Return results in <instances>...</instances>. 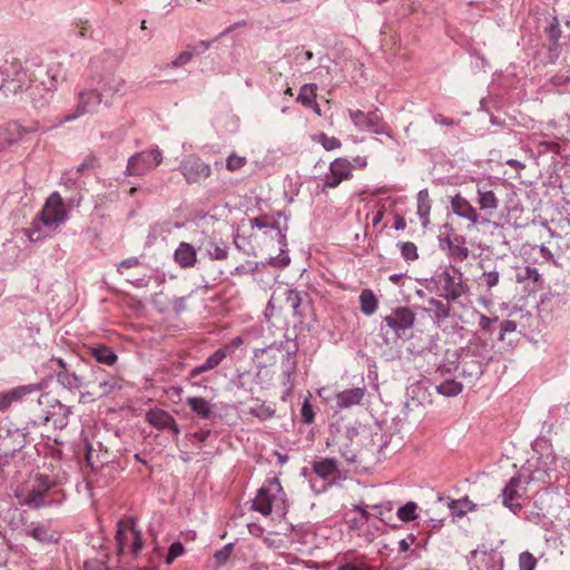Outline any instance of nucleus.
<instances>
[{"mask_svg": "<svg viewBox=\"0 0 570 570\" xmlns=\"http://www.w3.org/2000/svg\"><path fill=\"white\" fill-rule=\"evenodd\" d=\"M43 402L50 404V411L45 416L46 422H51L56 429L60 430L67 426L71 409L58 400L50 401L48 394H43L39 397V403L42 404Z\"/></svg>", "mask_w": 570, "mask_h": 570, "instance_id": "nucleus-11", "label": "nucleus"}, {"mask_svg": "<svg viewBox=\"0 0 570 570\" xmlns=\"http://www.w3.org/2000/svg\"><path fill=\"white\" fill-rule=\"evenodd\" d=\"M281 213L264 214L249 220L250 228L263 230L264 235L269 236L281 247L286 246V234L279 225Z\"/></svg>", "mask_w": 570, "mask_h": 570, "instance_id": "nucleus-6", "label": "nucleus"}, {"mask_svg": "<svg viewBox=\"0 0 570 570\" xmlns=\"http://www.w3.org/2000/svg\"><path fill=\"white\" fill-rule=\"evenodd\" d=\"M353 125L361 131H373L375 134H384L381 128V118L375 112H364L362 110H348Z\"/></svg>", "mask_w": 570, "mask_h": 570, "instance_id": "nucleus-12", "label": "nucleus"}, {"mask_svg": "<svg viewBox=\"0 0 570 570\" xmlns=\"http://www.w3.org/2000/svg\"><path fill=\"white\" fill-rule=\"evenodd\" d=\"M396 515L403 522L414 521L419 518V505L413 501H409L397 509Z\"/></svg>", "mask_w": 570, "mask_h": 570, "instance_id": "nucleus-24", "label": "nucleus"}, {"mask_svg": "<svg viewBox=\"0 0 570 570\" xmlns=\"http://www.w3.org/2000/svg\"><path fill=\"white\" fill-rule=\"evenodd\" d=\"M230 550H232V544H227L220 551L215 553V558L218 561H225L228 558Z\"/></svg>", "mask_w": 570, "mask_h": 570, "instance_id": "nucleus-51", "label": "nucleus"}, {"mask_svg": "<svg viewBox=\"0 0 570 570\" xmlns=\"http://www.w3.org/2000/svg\"><path fill=\"white\" fill-rule=\"evenodd\" d=\"M11 406L8 395L4 392H0V411H6Z\"/></svg>", "mask_w": 570, "mask_h": 570, "instance_id": "nucleus-57", "label": "nucleus"}, {"mask_svg": "<svg viewBox=\"0 0 570 570\" xmlns=\"http://www.w3.org/2000/svg\"><path fill=\"white\" fill-rule=\"evenodd\" d=\"M308 107H311L317 116L322 115L321 107L316 100L314 101V104H311Z\"/></svg>", "mask_w": 570, "mask_h": 570, "instance_id": "nucleus-64", "label": "nucleus"}, {"mask_svg": "<svg viewBox=\"0 0 570 570\" xmlns=\"http://www.w3.org/2000/svg\"><path fill=\"white\" fill-rule=\"evenodd\" d=\"M253 509L263 515H269L273 512L282 518L286 515L288 501L277 478L268 479L258 490L253 501Z\"/></svg>", "mask_w": 570, "mask_h": 570, "instance_id": "nucleus-1", "label": "nucleus"}, {"mask_svg": "<svg viewBox=\"0 0 570 570\" xmlns=\"http://www.w3.org/2000/svg\"><path fill=\"white\" fill-rule=\"evenodd\" d=\"M187 404L189 405L190 410L202 419H207L213 413V405L204 397H187Z\"/></svg>", "mask_w": 570, "mask_h": 570, "instance_id": "nucleus-20", "label": "nucleus"}, {"mask_svg": "<svg viewBox=\"0 0 570 570\" xmlns=\"http://www.w3.org/2000/svg\"><path fill=\"white\" fill-rule=\"evenodd\" d=\"M515 281L519 284H524L525 286H537L541 283V275L539 271L534 267L525 266L522 273H519L515 276Z\"/></svg>", "mask_w": 570, "mask_h": 570, "instance_id": "nucleus-23", "label": "nucleus"}, {"mask_svg": "<svg viewBox=\"0 0 570 570\" xmlns=\"http://www.w3.org/2000/svg\"><path fill=\"white\" fill-rule=\"evenodd\" d=\"M249 414L262 420H269L275 415V409L266 403H261L249 409Z\"/></svg>", "mask_w": 570, "mask_h": 570, "instance_id": "nucleus-28", "label": "nucleus"}, {"mask_svg": "<svg viewBox=\"0 0 570 570\" xmlns=\"http://www.w3.org/2000/svg\"><path fill=\"white\" fill-rule=\"evenodd\" d=\"M528 483L529 481L521 475L511 478L502 490L503 504L513 512L519 511L521 509L520 500L525 493Z\"/></svg>", "mask_w": 570, "mask_h": 570, "instance_id": "nucleus-8", "label": "nucleus"}, {"mask_svg": "<svg viewBox=\"0 0 570 570\" xmlns=\"http://www.w3.org/2000/svg\"><path fill=\"white\" fill-rule=\"evenodd\" d=\"M207 371H210V368L207 367L205 363H203V364L197 365L194 368H191L190 376L195 377V376H198L199 374L207 372Z\"/></svg>", "mask_w": 570, "mask_h": 570, "instance_id": "nucleus-59", "label": "nucleus"}, {"mask_svg": "<svg viewBox=\"0 0 570 570\" xmlns=\"http://www.w3.org/2000/svg\"><path fill=\"white\" fill-rule=\"evenodd\" d=\"M97 165V159L96 157H87L78 167H77V171L78 173H83L85 170L89 169V168H92Z\"/></svg>", "mask_w": 570, "mask_h": 570, "instance_id": "nucleus-45", "label": "nucleus"}, {"mask_svg": "<svg viewBox=\"0 0 570 570\" xmlns=\"http://www.w3.org/2000/svg\"><path fill=\"white\" fill-rule=\"evenodd\" d=\"M185 552V549H184V546L180 543V542H174L170 544L169 549H168V553H167V557H166V563L167 564H170L173 563V561L183 556Z\"/></svg>", "mask_w": 570, "mask_h": 570, "instance_id": "nucleus-35", "label": "nucleus"}, {"mask_svg": "<svg viewBox=\"0 0 570 570\" xmlns=\"http://www.w3.org/2000/svg\"><path fill=\"white\" fill-rule=\"evenodd\" d=\"M354 510L357 511L361 515V523H365L370 519V512L363 505L355 504Z\"/></svg>", "mask_w": 570, "mask_h": 570, "instance_id": "nucleus-52", "label": "nucleus"}, {"mask_svg": "<svg viewBox=\"0 0 570 570\" xmlns=\"http://www.w3.org/2000/svg\"><path fill=\"white\" fill-rule=\"evenodd\" d=\"M81 99L82 100L88 99V100H91V101L97 102V104L100 101L99 96L97 94H95V92H89V94L82 95Z\"/></svg>", "mask_w": 570, "mask_h": 570, "instance_id": "nucleus-63", "label": "nucleus"}, {"mask_svg": "<svg viewBox=\"0 0 570 570\" xmlns=\"http://www.w3.org/2000/svg\"><path fill=\"white\" fill-rule=\"evenodd\" d=\"M481 277L488 288L497 286L500 282V274L498 271L483 272Z\"/></svg>", "mask_w": 570, "mask_h": 570, "instance_id": "nucleus-36", "label": "nucleus"}, {"mask_svg": "<svg viewBox=\"0 0 570 570\" xmlns=\"http://www.w3.org/2000/svg\"><path fill=\"white\" fill-rule=\"evenodd\" d=\"M14 434H11V433H8L6 438H3L2 440V443L0 444V446L2 448L3 452L4 453H8V452H16L18 451L21 445H11L9 444V441L12 439Z\"/></svg>", "mask_w": 570, "mask_h": 570, "instance_id": "nucleus-44", "label": "nucleus"}, {"mask_svg": "<svg viewBox=\"0 0 570 570\" xmlns=\"http://www.w3.org/2000/svg\"><path fill=\"white\" fill-rule=\"evenodd\" d=\"M86 570H110L106 564L101 562H86Z\"/></svg>", "mask_w": 570, "mask_h": 570, "instance_id": "nucleus-56", "label": "nucleus"}, {"mask_svg": "<svg viewBox=\"0 0 570 570\" xmlns=\"http://www.w3.org/2000/svg\"><path fill=\"white\" fill-rule=\"evenodd\" d=\"M314 140L318 144L322 145V147L327 150V151H331V150H335V149H338L341 148L342 146V142L340 141V139H337L336 137L332 136H327L326 134H318L314 137Z\"/></svg>", "mask_w": 570, "mask_h": 570, "instance_id": "nucleus-29", "label": "nucleus"}, {"mask_svg": "<svg viewBox=\"0 0 570 570\" xmlns=\"http://www.w3.org/2000/svg\"><path fill=\"white\" fill-rule=\"evenodd\" d=\"M317 86L315 83H306L299 89L297 101L308 107L316 100Z\"/></svg>", "mask_w": 570, "mask_h": 570, "instance_id": "nucleus-25", "label": "nucleus"}, {"mask_svg": "<svg viewBox=\"0 0 570 570\" xmlns=\"http://www.w3.org/2000/svg\"><path fill=\"white\" fill-rule=\"evenodd\" d=\"M519 570H534L537 567V559L534 556L528 551L521 552L519 554Z\"/></svg>", "mask_w": 570, "mask_h": 570, "instance_id": "nucleus-31", "label": "nucleus"}, {"mask_svg": "<svg viewBox=\"0 0 570 570\" xmlns=\"http://www.w3.org/2000/svg\"><path fill=\"white\" fill-rule=\"evenodd\" d=\"M373 509L377 511V518L382 521H385V515L391 513L392 508L384 504H375Z\"/></svg>", "mask_w": 570, "mask_h": 570, "instance_id": "nucleus-48", "label": "nucleus"}, {"mask_svg": "<svg viewBox=\"0 0 570 570\" xmlns=\"http://www.w3.org/2000/svg\"><path fill=\"white\" fill-rule=\"evenodd\" d=\"M462 383L455 380H446L436 386V391L444 396H456L462 392Z\"/></svg>", "mask_w": 570, "mask_h": 570, "instance_id": "nucleus-26", "label": "nucleus"}, {"mask_svg": "<svg viewBox=\"0 0 570 570\" xmlns=\"http://www.w3.org/2000/svg\"><path fill=\"white\" fill-rule=\"evenodd\" d=\"M302 419L306 424H311L314 421V410L308 399H306L301 409Z\"/></svg>", "mask_w": 570, "mask_h": 570, "instance_id": "nucleus-37", "label": "nucleus"}, {"mask_svg": "<svg viewBox=\"0 0 570 570\" xmlns=\"http://www.w3.org/2000/svg\"><path fill=\"white\" fill-rule=\"evenodd\" d=\"M365 395V387L344 390L336 394V404L340 409L358 405Z\"/></svg>", "mask_w": 570, "mask_h": 570, "instance_id": "nucleus-16", "label": "nucleus"}, {"mask_svg": "<svg viewBox=\"0 0 570 570\" xmlns=\"http://www.w3.org/2000/svg\"><path fill=\"white\" fill-rule=\"evenodd\" d=\"M497 321V318H490L485 315H481L480 317V326L484 331H489L491 325Z\"/></svg>", "mask_w": 570, "mask_h": 570, "instance_id": "nucleus-53", "label": "nucleus"}, {"mask_svg": "<svg viewBox=\"0 0 570 570\" xmlns=\"http://www.w3.org/2000/svg\"><path fill=\"white\" fill-rule=\"evenodd\" d=\"M27 534L39 542L53 541V537L48 532V530L43 525H33L30 530H28Z\"/></svg>", "mask_w": 570, "mask_h": 570, "instance_id": "nucleus-30", "label": "nucleus"}, {"mask_svg": "<svg viewBox=\"0 0 570 570\" xmlns=\"http://www.w3.org/2000/svg\"><path fill=\"white\" fill-rule=\"evenodd\" d=\"M161 161L163 154L159 149L140 151L129 158L126 173L130 176H140L156 168Z\"/></svg>", "mask_w": 570, "mask_h": 570, "instance_id": "nucleus-5", "label": "nucleus"}, {"mask_svg": "<svg viewBox=\"0 0 570 570\" xmlns=\"http://www.w3.org/2000/svg\"><path fill=\"white\" fill-rule=\"evenodd\" d=\"M191 57H193V55L190 52L184 51L173 61V66L174 67L184 66L190 61Z\"/></svg>", "mask_w": 570, "mask_h": 570, "instance_id": "nucleus-47", "label": "nucleus"}, {"mask_svg": "<svg viewBox=\"0 0 570 570\" xmlns=\"http://www.w3.org/2000/svg\"><path fill=\"white\" fill-rule=\"evenodd\" d=\"M406 226L405 219L402 216H396L394 228L396 230H403Z\"/></svg>", "mask_w": 570, "mask_h": 570, "instance_id": "nucleus-61", "label": "nucleus"}, {"mask_svg": "<svg viewBox=\"0 0 570 570\" xmlns=\"http://www.w3.org/2000/svg\"><path fill=\"white\" fill-rule=\"evenodd\" d=\"M515 331H517V323L514 321H511V320L503 321L501 323V331H500L499 340L503 341L505 334L513 333Z\"/></svg>", "mask_w": 570, "mask_h": 570, "instance_id": "nucleus-41", "label": "nucleus"}, {"mask_svg": "<svg viewBox=\"0 0 570 570\" xmlns=\"http://www.w3.org/2000/svg\"><path fill=\"white\" fill-rule=\"evenodd\" d=\"M227 356V351L225 348H218L214 353H212L206 361L204 362L207 367L210 370L217 367Z\"/></svg>", "mask_w": 570, "mask_h": 570, "instance_id": "nucleus-34", "label": "nucleus"}, {"mask_svg": "<svg viewBox=\"0 0 570 570\" xmlns=\"http://www.w3.org/2000/svg\"><path fill=\"white\" fill-rule=\"evenodd\" d=\"M352 166L353 169H364L367 166V159L364 156H356L353 158Z\"/></svg>", "mask_w": 570, "mask_h": 570, "instance_id": "nucleus-49", "label": "nucleus"}, {"mask_svg": "<svg viewBox=\"0 0 570 570\" xmlns=\"http://www.w3.org/2000/svg\"><path fill=\"white\" fill-rule=\"evenodd\" d=\"M24 502L28 505L39 507L42 503V494L40 492H32L26 498Z\"/></svg>", "mask_w": 570, "mask_h": 570, "instance_id": "nucleus-46", "label": "nucleus"}, {"mask_svg": "<svg viewBox=\"0 0 570 570\" xmlns=\"http://www.w3.org/2000/svg\"><path fill=\"white\" fill-rule=\"evenodd\" d=\"M352 163L343 157L334 159L330 164L328 173L323 179V189L335 188L341 183L352 178L353 174Z\"/></svg>", "mask_w": 570, "mask_h": 570, "instance_id": "nucleus-7", "label": "nucleus"}, {"mask_svg": "<svg viewBox=\"0 0 570 570\" xmlns=\"http://www.w3.org/2000/svg\"><path fill=\"white\" fill-rule=\"evenodd\" d=\"M443 242L449 246L452 254L460 258L461 261L466 259L469 257V249L465 246L452 247V242L449 237L444 238Z\"/></svg>", "mask_w": 570, "mask_h": 570, "instance_id": "nucleus-38", "label": "nucleus"}, {"mask_svg": "<svg viewBox=\"0 0 570 570\" xmlns=\"http://www.w3.org/2000/svg\"><path fill=\"white\" fill-rule=\"evenodd\" d=\"M243 344V338L237 336L233 338L224 348L227 351V354L233 352L235 348L239 347Z\"/></svg>", "mask_w": 570, "mask_h": 570, "instance_id": "nucleus-50", "label": "nucleus"}, {"mask_svg": "<svg viewBox=\"0 0 570 570\" xmlns=\"http://www.w3.org/2000/svg\"><path fill=\"white\" fill-rule=\"evenodd\" d=\"M416 538L413 533L407 534L405 538L400 540L399 542V550L401 552H407L411 548V546L415 542Z\"/></svg>", "mask_w": 570, "mask_h": 570, "instance_id": "nucleus-43", "label": "nucleus"}, {"mask_svg": "<svg viewBox=\"0 0 570 570\" xmlns=\"http://www.w3.org/2000/svg\"><path fill=\"white\" fill-rule=\"evenodd\" d=\"M116 540L121 553L128 551L132 554H137L142 548L141 532L137 528L134 519L121 520L118 522Z\"/></svg>", "mask_w": 570, "mask_h": 570, "instance_id": "nucleus-3", "label": "nucleus"}, {"mask_svg": "<svg viewBox=\"0 0 570 570\" xmlns=\"http://www.w3.org/2000/svg\"><path fill=\"white\" fill-rule=\"evenodd\" d=\"M139 264V261L136 257L127 258L119 263L118 268H131Z\"/></svg>", "mask_w": 570, "mask_h": 570, "instance_id": "nucleus-55", "label": "nucleus"}, {"mask_svg": "<svg viewBox=\"0 0 570 570\" xmlns=\"http://www.w3.org/2000/svg\"><path fill=\"white\" fill-rule=\"evenodd\" d=\"M450 204L453 213L459 217L464 218L474 225L480 223V215L476 208H474L473 205L460 194L453 196Z\"/></svg>", "mask_w": 570, "mask_h": 570, "instance_id": "nucleus-13", "label": "nucleus"}, {"mask_svg": "<svg viewBox=\"0 0 570 570\" xmlns=\"http://www.w3.org/2000/svg\"><path fill=\"white\" fill-rule=\"evenodd\" d=\"M337 570H371L367 566H357L354 563H345L337 567Z\"/></svg>", "mask_w": 570, "mask_h": 570, "instance_id": "nucleus-54", "label": "nucleus"}, {"mask_svg": "<svg viewBox=\"0 0 570 570\" xmlns=\"http://www.w3.org/2000/svg\"><path fill=\"white\" fill-rule=\"evenodd\" d=\"M507 165H509L510 167H513L515 169H523L525 167V165L517 159H508L507 160Z\"/></svg>", "mask_w": 570, "mask_h": 570, "instance_id": "nucleus-62", "label": "nucleus"}, {"mask_svg": "<svg viewBox=\"0 0 570 570\" xmlns=\"http://www.w3.org/2000/svg\"><path fill=\"white\" fill-rule=\"evenodd\" d=\"M401 254L406 261H415L419 257L417 248L412 242H402L399 244Z\"/></svg>", "mask_w": 570, "mask_h": 570, "instance_id": "nucleus-33", "label": "nucleus"}, {"mask_svg": "<svg viewBox=\"0 0 570 570\" xmlns=\"http://www.w3.org/2000/svg\"><path fill=\"white\" fill-rule=\"evenodd\" d=\"M449 508H464V509H466V512H468V511H474L475 504L472 501H470L468 498H463L460 500H452L449 503Z\"/></svg>", "mask_w": 570, "mask_h": 570, "instance_id": "nucleus-40", "label": "nucleus"}, {"mask_svg": "<svg viewBox=\"0 0 570 570\" xmlns=\"http://www.w3.org/2000/svg\"><path fill=\"white\" fill-rule=\"evenodd\" d=\"M384 214H385V210L383 207H380L376 213L374 214L373 218H372V223L374 226L381 224V222L383 220L384 218Z\"/></svg>", "mask_w": 570, "mask_h": 570, "instance_id": "nucleus-58", "label": "nucleus"}, {"mask_svg": "<svg viewBox=\"0 0 570 570\" xmlns=\"http://www.w3.org/2000/svg\"><path fill=\"white\" fill-rule=\"evenodd\" d=\"M180 170L189 184L204 180L212 174L210 166L195 156L186 158L180 165Z\"/></svg>", "mask_w": 570, "mask_h": 570, "instance_id": "nucleus-10", "label": "nucleus"}, {"mask_svg": "<svg viewBox=\"0 0 570 570\" xmlns=\"http://www.w3.org/2000/svg\"><path fill=\"white\" fill-rule=\"evenodd\" d=\"M59 380L69 386L79 387L81 385L80 380L75 375L70 373H66L62 375H59Z\"/></svg>", "mask_w": 570, "mask_h": 570, "instance_id": "nucleus-42", "label": "nucleus"}, {"mask_svg": "<svg viewBox=\"0 0 570 570\" xmlns=\"http://www.w3.org/2000/svg\"><path fill=\"white\" fill-rule=\"evenodd\" d=\"M212 259H225L227 257V247L225 245L213 244V248L208 250Z\"/></svg>", "mask_w": 570, "mask_h": 570, "instance_id": "nucleus-39", "label": "nucleus"}, {"mask_svg": "<svg viewBox=\"0 0 570 570\" xmlns=\"http://www.w3.org/2000/svg\"><path fill=\"white\" fill-rule=\"evenodd\" d=\"M476 200L481 210L493 214L499 207V199L492 190L476 189Z\"/></svg>", "mask_w": 570, "mask_h": 570, "instance_id": "nucleus-17", "label": "nucleus"}, {"mask_svg": "<svg viewBox=\"0 0 570 570\" xmlns=\"http://www.w3.org/2000/svg\"><path fill=\"white\" fill-rule=\"evenodd\" d=\"M431 202L428 189H421L417 193V215L422 226L426 227L430 223Z\"/></svg>", "mask_w": 570, "mask_h": 570, "instance_id": "nucleus-19", "label": "nucleus"}, {"mask_svg": "<svg viewBox=\"0 0 570 570\" xmlns=\"http://www.w3.org/2000/svg\"><path fill=\"white\" fill-rule=\"evenodd\" d=\"M146 421L157 429L173 428L174 431L178 433V428L174 417L164 410L155 409L148 411L146 414Z\"/></svg>", "mask_w": 570, "mask_h": 570, "instance_id": "nucleus-15", "label": "nucleus"}, {"mask_svg": "<svg viewBox=\"0 0 570 570\" xmlns=\"http://www.w3.org/2000/svg\"><path fill=\"white\" fill-rule=\"evenodd\" d=\"M92 354L98 362L105 363L107 365H112L117 361V355L106 346H98L92 348Z\"/></svg>", "mask_w": 570, "mask_h": 570, "instance_id": "nucleus-27", "label": "nucleus"}, {"mask_svg": "<svg viewBox=\"0 0 570 570\" xmlns=\"http://www.w3.org/2000/svg\"><path fill=\"white\" fill-rule=\"evenodd\" d=\"M247 164V158L244 156H239L236 153H232L228 155L226 159V168L229 171H236L243 168Z\"/></svg>", "mask_w": 570, "mask_h": 570, "instance_id": "nucleus-32", "label": "nucleus"}, {"mask_svg": "<svg viewBox=\"0 0 570 570\" xmlns=\"http://www.w3.org/2000/svg\"><path fill=\"white\" fill-rule=\"evenodd\" d=\"M360 308L361 312L366 315H373L379 307V301L372 289L365 288L360 294Z\"/></svg>", "mask_w": 570, "mask_h": 570, "instance_id": "nucleus-18", "label": "nucleus"}, {"mask_svg": "<svg viewBox=\"0 0 570 570\" xmlns=\"http://www.w3.org/2000/svg\"><path fill=\"white\" fill-rule=\"evenodd\" d=\"M40 386L36 384H29V385H20L17 387H13L9 391H6L10 404H14L17 402L22 401L27 395L39 391Z\"/></svg>", "mask_w": 570, "mask_h": 570, "instance_id": "nucleus-22", "label": "nucleus"}, {"mask_svg": "<svg viewBox=\"0 0 570 570\" xmlns=\"http://www.w3.org/2000/svg\"><path fill=\"white\" fill-rule=\"evenodd\" d=\"M453 518H462L466 514V509L464 508H449Z\"/></svg>", "mask_w": 570, "mask_h": 570, "instance_id": "nucleus-60", "label": "nucleus"}, {"mask_svg": "<svg viewBox=\"0 0 570 570\" xmlns=\"http://www.w3.org/2000/svg\"><path fill=\"white\" fill-rule=\"evenodd\" d=\"M312 466L313 471L323 479L334 475L337 471V462L331 458L314 461Z\"/></svg>", "mask_w": 570, "mask_h": 570, "instance_id": "nucleus-21", "label": "nucleus"}, {"mask_svg": "<svg viewBox=\"0 0 570 570\" xmlns=\"http://www.w3.org/2000/svg\"><path fill=\"white\" fill-rule=\"evenodd\" d=\"M430 284V289L448 302L458 301L469 293V285L464 281L463 274L454 267L434 275Z\"/></svg>", "mask_w": 570, "mask_h": 570, "instance_id": "nucleus-2", "label": "nucleus"}, {"mask_svg": "<svg viewBox=\"0 0 570 570\" xmlns=\"http://www.w3.org/2000/svg\"><path fill=\"white\" fill-rule=\"evenodd\" d=\"M174 261L183 268L194 267L197 263V252L189 243L181 242L174 252Z\"/></svg>", "mask_w": 570, "mask_h": 570, "instance_id": "nucleus-14", "label": "nucleus"}, {"mask_svg": "<svg viewBox=\"0 0 570 570\" xmlns=\"http://www.w3.org/2000/svg\"><path fill=\"white\" fill-rule=\"evenodd\" d=\"M384 322L396 335H401L413 327L415 314L409 307H397L384 317Z\"/></svg>", "mask_w": 570, "mask_h": 570, "instance_id": "nucleus-9", "label": "nucleus"}, {"mask_svg": "<svg viewBox=\"0 0 570 570\" xmlns=\"http://www.w3.org/2000/svg\"><path fill=\"white\" fill-rule=\"evenodd\" d=\"M43 225L57 228L68 219V212L58 191L52 193L46 200L40 213Z\"/></svg>", "mask_w": 570, "mask_h": 570, "instance_id": "nucleus-4", "label": "nucleus"}]
</instances>
